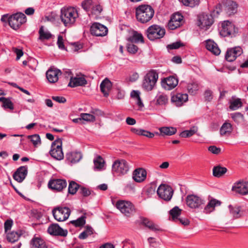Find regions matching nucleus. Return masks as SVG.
Listing matches in <instances>:
<instances>
[{"label":"nucleus","instance_id":"obj_60","mask_svg":"<svg viewBox=\"0 0 248 248\" xmlns=\"http://www.w3.org/2000/svg\"><path fill=\"white\" fill-rule=\"evenodd\" d=\"M208 149L209 152L216 155L219 154L221 152L220 148H218L214 145L209 146Z\"/></svg>","mask_w":248,"mask_h":248},{"label":"nucleus","instance_id":"obj_33","mask_svg":"<svg viewBox=\"0 0 248 248\" xmlns=\"http://www.w3.org/2000/svg\"><path fill=\"white\" fill-rule=\"evenodd\" d=\"M161 135L164 136H171L175 134L177 132L176 128L173 127H161L159 128Z\"/></svg>","mask_w":248,"mask_h":248},{"label":"nucleus","instance_id":"obj_55","mask_svg":"<svg viewBox=\"0 0 248 248\" xmlns=\"http://www.w3.org/2000/svg\"><path fill=\"white\" fill-rule=\"evenodd\" d=\"M79 192L83 197H87L91 194L92 191L88 188L80 186Z\"/></svg>","mask_w":248,"mask_h":248},{"label":"nucleus","instance_id":"obj_30","mask_svg":"<svg viewBox=\"0 0 248 248\" xmlns=\"http://www.w3.org/2000/svg\"><path fill=\"white\" fill-rule=\"evenodd\" d=\"M206 48L216 55H218L220 53V50L217 44L212 40H208L206 41Z\"/></svg>","mask_w":248,"mask_h":248},{"label":"nucleus","instance_id":"obj_27","mask_svg":"<svg viewBox=\"0 0 248 248\" xmlns=\"http://www.w3.org/2000/svg\"><path fill=\"white\" fill-rule=\"evenodd\" d=\"M87 82L84 77H71L68 86L71 87L84 86Z\"/></svg>","mask_w":248,"mask_h":248},{"label":"nucleus","instance_id":"obj_45","mask_svg":"<svg viewBox=\"0 0 248 248\" xmlns=\"http://www.w3.org/2000/svg\"><path fill=\"white\" fill-rule=\"evenodd\" d=\"M80 186L76 182L71 181L69 182L68 186V193L74 195L76 193L78 190L80 188Z\"/></svg>","mask_w":248,"mask_h":248},{"label":"nucleus","instance_id":"obj_63","mask_svg":"<svg viewBox=\"0 0 248 248\" xmlns=\"http://www.w3.org/2000/svg\"><path fill=\"white\" fill-rule=\"evenodd\" d=\"M52 99L59 103H64L66 101V98L63 96H53Z\"/></svg>","mask_w":248,"mask_h":248},{"label":"nucleus","instance_id":"obj_46","mask_svg":"<svg viewBox=\"0 0 248 248\" xmlns=\"http://www.w3.org/2000/svg\"><path fill=\"white\" fill-rule=\"evenodd\" d=\"M93 162L95 169L100 170L104 166V160L100 156H98L95 159H94Z\"/></svg>","mask_w":248,"mask_h":248},{"label":"nucleus","instance_id":"obj_16","mask_svg":"<svg viewBox=\"0 0 248 248\" xmlns=\"http://www.w3.org/2000/svg\"><path fill=\"white\" fill-rule=\"evenodd\" d=\"M234 32V26L229 21H224L221 23V27L220 28V34L223 37H227L231 35Z\"/></svg>","mask_w":248,"mask_h":248},{"label":"nucleus","instance_id":"obj_47","mask_svg":"<svg viewBox=\"0 0 248 248\" xmlns=\"http://www.w3.org/2000/svg\"><path fill=\"white\" fill-rule=\"evenodd\" d=\"M28 138L31 140L35 147H37L41 143V138L38 134L29 135L28 136Z\"/></svg>","mask_w":248,"mask_h":248},{"label":"nucleus","instance_id":"obj_8","mask_svg":"<svg viewBox=\"0 0 248 248\" xmlns=\"http://www.w3.org/2000/svg\"><path fill=\"white\" fill-rule=\"evenodd\" d=\"M26 21V16L22 13H17L13 14L10 16L8 19L9 26L15 30H18Z\"/></svg>","mask_w":248,"mask_h":248},{"label":"nucleus","instance_id":"obj_20","mask_svg":"<svg viewBox=\"0 0 248 248\" xmlns=\"http://www.w3.org/2000/svg\"><path fill=\"white\" fill-rule=\"evenodd\" d=\"M232 190L242 195L248 194V182H238L232 186Z\"/></svg>","mask_w":248,"mask_h":248},{"label":"nucleus","instance_id":"obj_18","mask_svg":"<svg viewBox=\"0 0 248 248\" xmlns=\"http://www.w3.org/2000/svg\"><path fill=\"white\" fill-rule=\"evenodd\" d=\"M48 186L52 189L57 191H61L65 188L67 186V182L64 179H56L51 180L49 181Z\"/></svg>","mask_w":248,"mask_h":248},{"label":"nucleus","instance_id":"obj_6","mask_svg":"<svg viewBox=\"0 0 248 248\" xmlns=\"http://www.w3.org/2000/svg\"><path fill=\"white\" fill-rule=\"evenodd\" d=\"M52 213L54 218L57 221L62 222L68 218L71 214V210L67 207L58 206L53 209Z\"/></svg>","mask_w":248,"mask_h":248},{"label":"nucleus","instance_id":"obj_53","mask_svg":"<svg viewBox=\"0 0 248 248\" xmlns=\"http://www.w3.org/2000/svg\"><path fill=\"white\" fill-rule=\"evenodd\" d=\"M102 11V6L100 4H98L95 1L93 8L91 11V13L94 15H98L101 13Z\"/></svg>","mask_w":248,"mask_h":248},{"label":"nucleus","instance_id":"obj_19","mask_svg":"<svg viewBox=\"0 0 248 248\" xmlns=\"http://www.w3.org/2000/svg\"><path fill=\"white\" fill-rule=\"evenodd\" d=\"M187 100L188 95L186 93H177L171 98V102L176 107H181Z\"/></svg>","mask_w":248,"mask_h":248},{"label":"nucleus","instance_id":"obj_57","mask_svg":"<svg viewBox=\"0 0 248 248\" xmlns=\"http://www.w3.org/2000/svg\"><path fill=\"white\" fill-rule=\"evenodd\" d=\"M138 49V47L133 44H129L127 46L128 52L131 54H135L137 53Z\"/></svg>","mask_w":248,"mask_h":248},{"label":"nucleus","instance_id":"obj_15","mask_svg":"<svg viewBox=\"0 0 248 248\" xmlns=\"http://www.w3.org/2000/svg\"><path fill=\"white\" fill-rule=\"evenodd\" d=\"M242 53L243 50L240 46L228 48L225 54V59L229 62H233Z\"/></svg>","mask_w":248,"mask_h":248},{"label":"nucleus","instance_id":"obj_9","mask_svg":"<svg viewBox=\"0 0 248 248\" xmlns=\"http://www.w3.org/2000/svg\"><path fill=\"white\" fill-rule=\"evenodd\" d=\"M115 206L122 214L127 217H130L135 212L134 205L129 201L119 200L117 202Z\"/></svg>","mask_w":248,"mask_h":248},{"label":"nucleus","instance_id":"obj_52","mask_svg":"<svg viewBox=\"0 0 248 248\" xmlns=\"http://www.w3.org/2000/svg\"><path fill=\"white\" fill-rule=\"evenodd\" d=\"M80 117L82 120L89 122H93L95 120V117L93 114L90 113H81Z\"/></svg>","mask_w":248,"mask_h":248},{"label":"nucleus","instance_id":"obj_62","mask_svg":"<svg viewBox=\"0 0 248 248\" xmlns=\"http://www.w3.org/2000/svg\"><path fill=\"white\" fill-rule=\"evenodd\" d=\"M212 92L210 90H206L204 93V98L206 101H210L212 99Z\"/></svg>","mask_w":248,"mask_h":248},{"label":"nucleus","instance_id":"obj_14","mask_svg":"<svg viewBox=\"0 0 248 248\" xmlns=\"http://www.w3.org/2000/svg\"><path fill=\"white\" fill-rule=\"evenodd\" d=\"M178 84V78L174 76H170L163 78L161 81L162 87L166 90L174 89Z\"/></svg>","mask_w":248,"mask_h":248},{"label":"nucleus","instance_id":"obj_29","mask_svg":"<svg viewBox=\"0 0 248 248\" xmlns=\"http://www.w3.org/2000/svg\"><path fill=\"white\" fill-rule=\"evenodd\" d=\"M168 96L164 93L159 92L155 98V104L159 106L166 105L168 102Z\"/></svg>","mask_w":248,"mask_h":248},{"label":"nucleus","instance_id":"obj_43","mask_svg":"<svg viewBox=\"0 0 248 248\" xmlns=\"http://www.w3.org/2000/svg\"><path fill=\"white\" fill-rule=\"evenodd\" d=\"M95 1V0H84L82 2L81 6L86 12H91Z\"/></svg>","mask_w":248,"mask_h":248},{"label":"nucleus","instance_id":"obj_54","mask_svg":"<svg viewBox=\"0 0 248 248\" xmlns=\"http://www.w3.org/2000/svg\"><path fill=\"white\" fill-rule=\"evenodd\" d=\"M184 45L181 41H177L167 46V48L169 49H175L184 46Z\"/></svg>","mask_w":248,"mask_h":248},{"label":"nucleus","instance_id":"obj_39","mask_svg":"<svg viewBox=\"0 0 248 248\" xmlns=\"http://www.w3.org/2000/svg\"><path fill=\"white\" fill-rule=\"evenodd\" d=\"M230 214L234 218H238L241 216V207L240 206H232L229 205L228 206Z\"/></svg>","mask_w":248,"mask_h":248},{"label":"nucleus","instance_id":"obj_50","mask_svg":"<svg viewBox=\"0 0 248 248\" xmlns=\"http://www.w3.org/2000/svg\"><path fill=\"white\" fill-rule=\"evenodd\" d=\"M181 210L178 206H175L170 211V214L173 220H176L181 214Z\"/></svg>","mask_w":248,"mask_h":248},{"label":"nucleus","instance_id":"obj_32","mask_svg":"<svg viewBox=\"0 0 248 248\" xmlns=\"http://www.w3.org/2000/svg\"><path fill=\"white\" fill-rule=\"evenodd\" d=\"M93 229L89 225L85 227L84 230L78 235V238L81 240H84L91 236L94 233Z\"/></svg>","mask_w":248,"mask_h":248},{"label":"nucleus","instance_id":"obj_25","mask_svg":"<svg viewBox=\"0 0 248 248\" xmlns=\"http://www.w3.org/2000/svg\"><path fill=\"white\" fill-rule=\"evenodd\" d=\"M60 74H61V71L60 70L51 68L46 72V77L49 82L55 83L58 80V76Z\"/></svg>","mask_w":248,"mask_h":248},{"label":"nucleus","instance_id":"obj_22","mask_svg":"<svg viewBox=\"0 0 248 248\" xmlns=\"http://www.w3.org/2000/svg\"><path fill=\"white\" fill-rule=\"evenodd\" d=\"M31 248H47L45 240L40 236L35 235L30 241Z\"/></svg>","mask_w":248,"mask_h":248},{"label":"nucleus","instance_id":"obj_58","mask_svg":"<svg viewBox=\"0 0 248 248\" xmlns=\"http://www.w3.org/2000/svg\"><path fill=\"white\" fill-rule=\"evenodd\" d=\"M57 44L59 49L61 50H66V48L63 43V37L60 35L58 37Z\"/></svg>","mask_w":248,"mask_h":248},{"label":"nucleus","instance_id":"obj_51","mask_svg":"<svg viewBox=\"0 0 248 248\" xmlns=\"http://www.w3.org/2000/svg\"><path fill=\"white\" fill-rule=\"evenodd\" d=\"M182 24V23L178 21H175L174 19L170 18L168 23V27L170 30H174L179 27Z\"/></svg>","mask_w":248,"mask_h":248},{"label":"nucleus","instance_id":"obj_59","mask_svg":"<svg viewBox=\"0 0 248 248\" xmlns=\"http://www.w3.org/2000/svg\"><path fill=\"white\" fill-rule=\"evenodd\" d=\"M2 106L5 108H9L11 110H13L14 108L13 103L10 98H7V100L4 102V104Z\"/></svg>","mask_w":248,"mask_h":248},{"label":"nucleus","instance_id":"obj_34","mask_svg":"<svg viewBox=\"0 0 248 248\" xmlns=\"http://www.w3.org/2000/svg\"><path fill=\"white\" fill-rule=\"evenodd\" d=\"M21 233L16 231L6 233V239L9 242L14 243L19 239Z\"/></svg>","mask_w":248,"mask_h":248},{"label":"nucleus","instance_id":"obj_38","mask_svg":"<svg viewBox=\"0 0 248 248\" xmlns=\"http://www.w3.org/2000/svg\"><path fill=\"white\" fill-rule=\"evenodd\" d=\"M86 215H83L76 220L70 221V223L76 227H82L86 224Z\"/></svg>","mask_w":248,"mask_h":248},{"label":"nucleus","instance_id":"obj_40","mask_svg":"<svg viewBox=\"0 0 248 248\" xmlns=\"http://www.w3.org/2000/svg\"><path fill=\"white\" fill-rule=\"evenodd\" d=\"M198 130V128L196 126L191 127L190 129L182 131L180 136L182 138H188L194 135Z\"/></svg>","mask_w":248,"mask_h":248},{"label":"nucleus","instance_id":"obj_64","mask_svg":"<svg viewBox=\"0 0 248 248\" xmlns=\"http://www.w3.org/2000/svg\"><path fill=\"white\" fill-rule=\"evenodd\" d=\"M140 136H145L149 138H153L155 136V134L149 131L142 129Z\"/></svg>","mask_w":248,"mask_h":248},{"label":"nucleus","instance_id":"obj_49","mask_svg":"<svg viewBox=\"0 0 248 248\" xmlns=\"http://www.w3.org/2000/svg\"><path fill=\"white\" fill-rule=\"evenodd\" d=\"M231 118L237 124H240L244 120V116L240 112H234L231 114Z\"/></svg>","mask_w":248,"mask_h":248},{"label":"nucleus","instance_id":"obj_4","mask_svg":"<svg viewBox=\"0 0 248 248\" xmlns=\"http://www.w3.org/2000/svg\"><path fill=\"white\" fill-rule=\"evenodd\" d=\"M186 202L188 207L198 211L202 209L205 204L204 200L194 194L188 195L186 197Z\"/></svg>","mask_w":248,"mask_h":248},{"label":"nucleus","instance_id":"obj_28","mask_svg":"<svg viewBox=\"0 0 248 248\" xmlns=\"http://www.w3.org/2000/svg\"><path fill=\"white\" fill-rule=\"evenodd\" d=\"M221 204V202L215 199H212L208 202L207 204L203 207V213L205 214H209L215 210V208L217 206H219Z\"/></svg>","mask_w":248,"mask_h":248},{"label":"nucleus","instance_id":"obj_5","mask_svg":"<svg viewBox=\"0 0 248 248\" xmlns=\"http://www.w3.org/2000/svg\"><path fill=\"white\" fill-rule=\"evenodd\" d=\"M146 34L150 40L154 41L163 38L165 34V30L159 25L154 24L148 28Z\"/></svg>","mask_w":248,"mask_h":248},{"label":"nucleus","instance_id":"obj_11","mask_svg":"<svg viewBox=\"0 0 248 248\" xmlns=\"http://www.w3.org/2000/svg\"><path fill=\"white\" fill-rule=\"evenodd\" d=\"M214 22V20L212 14H202L198 16L197 24L201 29L207 30Z\"/></svg>","mask_w":248,"mask_h":248},{"label":"nucleus","instance_id":"obj_23","mask_svg":"<svg viewBox=\"0 0 248 248\" xmlns=\"http://www.w3.org/2000/svg\"><path fill=\"white\" fill-rule=\"evenodd\" d=\"M81 158L82 155L80 152H69L66 154L65 161L68 164H74L78 162Z\"/></svg>","mask_w":248,"mask_h":248},{"label":"nucleus","instance_id":"obj_3","mask_svg":"<svg viewBox=\"0 0 248 248\" xmlns=\"http://www.w3.org/2000/svg\"><path fill=\"white\" fill-rule=\"evenodd\" d=\"M158 78V74L155 70H150L144 76L142 87L147 91L152 90Z\"/></svg>","mask_w":248,"mask_h":248},{"label":"nucleus","instance_id":"obj_44","mask_svg":"<svg viewBox=\"0 0 248 248\" xmlns=\"http://www.w3.org/2000/svg\"><path fill=\"white\" fill-rule=\"evenodd\" d=\"M229 108L232 110H235L242 106V102L240 98H237L230 102Z\"/></svg>","mask_w":248,"mask_h":248},{"label":"nucleus","instance_id":"obj_36","mask_svg":"<svg viewBox=\"0 0 248 248\" xmlns=\"http://www.w3.org/2000/svg\"><path fill=\"white\" fill-rule=\"evenodd\" d=\"M39 39L40 40H48L50 39L52 35L48 31H45L44 27L42 26L39 30Z\"/></svg>","mask_w":248,"mask_h":248},{"label":"nucleus","instance_id":"obj_21","mask_svg":"<svg viewBox=\"0 0 248 248\" xmlns=\"http://www.w3.org/2000/svg\"><path fill=\"white\" fill-rule=\"evenodd\" d=\"M28 173V168L27 166H21L19 167L13 174V178L19 183L23 182Z\"/></svg>","mask_w":248,"mask_h":248},{"label":"nucleus","instance_id":"obj_31","mask_svg":"<svg viewBox=\"0 0 248 248\" xmlns=\"http://www.w3.org/2000/svg\"><path fill=\"white\" fill-rule=\"evenodd\" d=\"M127 40L131 43H144V39L142 34L135 31H133L132 35L128 37Z\"/></svg>","mask_w":248,"mask_h":248},{"label":"nucleus","instance_id":"obj_13","mask_svg":"<svg viewBox=\"0 0 248 248\" xmlns=\"http://www.w3.org/2000/svg\"><path fill=\"white\" fill-rule=\"evenodd\" d=\"M90 32L93 36H104L108 33V29L105 26L99 23L95 22L91 26Z\"/></svg>","mask_w":248,"mask_h":248},{"label":"nucleus","instance_id":"obj_17","mask_svg":"<svg viewBox=\"0 0 248 248\" xmlns=\"http://www.w3.org/2000/svg\"><path fill=\"white\" fill-rule=\"evenodd\" d=\"M47 232L55 236H66L68 233L67 230L62 228L57 223L51 224L47 229Z\"/></svg>","mask_w":248,"mask_h":248},{"label":"nucleus","instance_id":"obj_10","mask_svg":"<svg viewBox=\"0 0 248 248\" xmlns=\"http://www.w3.org/2000/svg\"><path fill=\"white\" fill-rule=\"evenodd\" d=\"M49 153L53 158L57 160H61L63 158L62 139L58 138L52 143Z\"/></svg>","mask_w":248,"mask_h":248},{"label":"nucleus","instance_id":"obj_56","mask_svg":"<svg viewBox=\"0 0 248 248\" xmlns=\"http://www.w3.org/2000/svg\"><path fill=\"white\" fill-rule=\"evenodd\" d=\"M13 225V221L12 219H7L4 223V228L5 233H7L8 231L11 230Z\"/></svg>","mask_w":248,"mask_h":248},{"label":"nucleus","instance_id":"obj_61","mask_svg":"<svg viewBox=\"0 0 248 248\" xmlns=\"http://www.w3.org/2000/svg\"><path fill=\"white\" fill-rule=\"evenodd\" d=\"M171 18L182 24L184 17L180 14L175 13L171 16Z\"/></svg>","mask_w":248,"mask_h":248},{"label":"nucleus","instance_id":"obj_37","mask_svg":"<svg viewBox=\"0 0 248 248\" xmlns=\"http://www.w3.org/2000/svg\"><path fill=\"white\" fill-rule=\"evenodd\" d=\"M186 89L190 94L195 95L199 89V85L197 82L193 81L187 84Z\"/></svg>","mask_w":248,"mask_h":248},{"label":"nucleus","instance_id":"obj_26","mask_svg":"<svg viewBox=\"0 0 248 248\" xmlns=\"http://www.w3.org/2000/svg\"><path fill=\"white\" fill-rule=\"evenodd\" d=\"M112 87V83L108 78L104 79L100 85V90L104 95L107 97L109 94V92Z\"/></svg>","mask_w":248,"mask_h":248},{"label":"nucleus","instance_id":"obj_24","mask_svg":"<svg viewBox=\"0 0 248 248\" xmlns=\"http://www.w3.org/2000/svg\"><path fill=\"white\" fill-rule=\"evenodd\" d=\"M146 176L147 172L143 168L137 169L133 173V179L135 182L138 183L143 182L146 179Z\"/></svg>","mask_w":248,"mask_h":248},{"label":"nucleus","instance_id":"obj_42","mask_svg":"<svg viewBox=\"0 0 248 248\" xmlns=\"http://www.w3.org/2000/svg\"><path fill=\"white\" fill-rule=\"evenodd\" d=\"M232 130V125L230 123H224L220 129V133L221 135H225L230 133Z\"/></svg>","mask_w":248,"mask_h":248},{"label":"nucleus","instance_id":"obj_41","mask_svg":"<svg viewBox=\"0 0 248 248\" xmlns=\"http://www.w3.org/2000/svg\"><path fill=\"white\" fill-rule=\"evenodd\" d=\"M227 169L219 166L214 167L213 169V175L217 177H220L227 172Z\"/></svg>","mask_w":248,"mask_h":248},{"label":"nucleus","instance_id":"obj_12","mask_svg":"<svg viewBox=\"0 0 248 248\" xmlns=\"http://www.w3.org/2000/svg\"><path fill=\"white\" fill-rule=\"evenodd\" d=\"M157 193L160 198L165 201H169L172 197L173 191L170 186L161 184L157 188Z\"/></svg>","mask_w":248,"mask_h":248},{"label":"nucleus","instance_id":"obj_1","mask_svg":"<svg viewBox=\"0 0 248 248\" xmlns=\"http://www.w3.org/2000/svg\"><path fill=\"white\" fill-rule=\"evenodd\" d=\"M135 12L137 20L141 23L148 22L155 14L154 8L148 4L140 5L136 7Z\"/></svg>","mask_w":248,"mask_h":248},{"label":"nucleus","instance_id":"obj_48","mask_svg":"<svg viewBox=\"0 0 248 248\" xmlns=\"http://www.w3.org/2000/svg\"><path fill=\"white\" fill-rule=\"evenodd\" d=\"M183 4L186 6L194 7L199 5L200 0H179Z\"/></svg>","mask_w":248,"mask_h":248},{"label":"nucleus","instance_id":"obj_35","mask_svg":"<svg viewBox=\"0 0 248 248\" xmlns=\"http://www.w3.org/2000/svg\"><path fill=\"white\" fill-rule=\"evenodd\" d=\"M141 224L153 231L159 230L158 226L146 218L142 217L141 218Z\"/></svg>","mask_w":248,"mask_h":248},{"label":"nucleus","instance_id":"obj_7","mask_svg":"<svg viewBox=\"0 0 248 248\" xmlns=\"http://www.w3.org/2000/svg\"><path fill=\"white\" fill-rule=\"evenodd\" d=\"M129 169L128 163L124 159L115 160L112 166V171L114 175H123L127 173Z\"/></svg>","mask_w":248,"mask_h":248},{"label":"nucleus","instance_id":"obj_2","mask_svg":"<svg viewBox=\"0 0 248 248\" xmlns=\"http://www.w3.org/2000/svg\"><path fill=\"white\" fill-rule=\"evenodd\" d=\"M78 17V10L74 7H70L61 9V19L65 27L73 25Z\"/></svg>","mask_w":248,"mask_h":248}]
</instances>
